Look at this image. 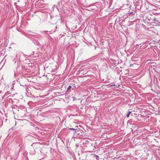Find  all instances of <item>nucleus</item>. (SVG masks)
Segmentation results:
<instances>
[{"instance_id": "nucleus-6", "label": "nucleus", "mask_w": 160, "mask_h": 160, "mask_svg": "<svg viewBox=\"0 0 160 160\" xmlns=\"http://www.w3.org/2000/svg\"><path fill=\"white\" fill-rule=\"evenodd\" d=\"M72 86H71L70 85L68 88V89H67V91H69V90H70V89L71 88H72Z\"/></svg>"}, {"instance_id": "nucleus-7", "label": "nucleus", "mask_w": 160, "mask_h": 160, "mask_svg": "<svg viewBox=\"0 0 160 160\" xmlns=\"http://www.w3.org/2000/svg\"><path fill=\"white\" fill-rule=\"evenodd\" d=\"M131 113H132V112H130L129 113H128V114H127V118L129 117V115Z\"/></svg>"}, {"instance_id": "nucleus-3", "label": "nucleus", "mask_w": 160, "mask_h": 160, "mask_svg": "<svg viewBox=\"0 0 160 160\" xmlns=\"http://www.w3.org/2000/svg\"><path fill=\"white\" fill-rule=\"evenodd\" d=\"M153 3L156 4H160V0H152Z\"/></svg>"}, {"instance_id": "nucleus-9", "label": "nucleus", "mask_w": 160, "mask_h": 160, "mask_svg": "<svg viewBox=\"0 0 160 160\" xmlns=\"http://www.w3.org/2000/svg\"><path fill=\"white\" fill-rule=\"evenodd\" d=\"M80 109H83V108H81Z\"/></svg>"}, {"instance_id": "nucleus-4", "label": "nucleus", "mask_w": 160, "mask_h": 160, "mask_svg": "<svg viewBox=\"0 0 160 160\" xmlns=\"http://www.w3.org/2000/svg\"><path fill=\"white\" fill-rule=\"evenodd\" d=\"M69 129H70L71 130H73L76 131V130L78 129V126H75V128H69Z\"/></svg>"}, {"instance_id": "nucleus-10", "label": "nucleus", "mask_w": 160, "mask_h": 160, "mask_svg": "<svg viewBox=\"0 0 160 160\" xmlns=\"http://www.w3.org/2000/svg\"><path fill=\"white\" fill-rule=\"evenodd\" d=\"M154 21H156V20H154Z\"/></svg>"}, {"instance_id": "nucleus-1", "label": "nucleus", "mask_w": 160, "mask_h": 160, "mask_svg": "<svg viewBox=\"0 0 160 160\" xmlns=\"http://www.w3.org/2000/svg\"><path fill=\"white\" fill-rule=\"evenodd\" d=\"M45 72L48 73H50L52 72V69L50 67H47L46 68H44Z\"/></svg>"}, {"instance_id": "nucleus-5", "label": "nucleus", "mask_w": 160, "mask_h": 160, "mask_svg": "<svg viewBox=\"0 0 160 160\" xmlns=\"http://www.w3.org/2000/svg\"><path fill=\"white\" fill-rule=\"evenodd\" d=\"M137 112V111H133L132 112V115H133V114H136V115H137L136 113L135 112Z\"/></svg>"}, {"instance_id": "nucleus-8", "label": "nucleus", "mask_w": 160, "mask_h": 160, "mask_svg": "<svg viewBox=\"0 0 160 160\" xmlns=\"http://www.w3.org/2000/svg\"><path fill=\"white\" fill-rule=\"evenodd\" d=\"M58 28L59 27L57 25L56 27V31H58Z\"/></svg>"}, {"instance_id": "nucleus-11", "label": "nucleus", "mask_w": 160, "mask_h": 160, "mask_svg": "<svg viewBox=\"0 0 160 160\" xmlns=\"http://www.w3.org/2000/svg\"><path fill=\"white\" fill-rule=\"evenodd\" d=\"M114 86H115V85H114ZM112 86H114V85H112Z\"/></svg>"}, {"instance_id": "nucleus-2", "label": "nucleus", "mask_w": 160, "mask_h": 160, "mask_svg": "<svg viewBox=\"0 0 160 160\" xmlns=\"http://www.w3.org/2000/svg\"><path fill=\"white\" fill-rule=\"evenodd\" d=\"M69 109L70 110L74 109L76 110H78L79 108V107H77L76 105H74L73 106H71Z\"/></svg>"}, {"instance_id": "nucleus-12", "label": "nucleus", "mask_w": 160, "mask_h": 160, "mask_svg": "<svg viewBox=\"0 0 160 160\" xmlns=\"http://www.w3.org/2000/svg\"><path fill=\"white\" fill-rule=\"evenodd\" d=\"M159 41H160V39L159 40Z\"/></svg>"}]
</instances>
